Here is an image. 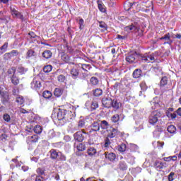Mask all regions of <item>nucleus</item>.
Segmentation results:
<instances>
[{
	"instance_id": "f257e3e1",
	"label": "nucleus",
	"mask_w": 181,
	"mask_h": 181,
	"mask_svg": "<svg viewBox=\"0 0 181 181\" xmlns=\"http://www.w3.org/2000/svg\"><path fill=\"white\" fill-rule=\"evenodd\" d=\"M124 8L125 11H133V12H139L141 11V4L139 2L127 1L124 4Z\"/></svg>"
},
{
	"instance_id": "f03ea898",
	"label": "nucleus",
	"mask_w": 181,
	"mask_h": 181,
	"mask_svg": "<svg viewBox=\"0 0 181 181\" xmlns=\"http://www.w3.org/2000/svg\"><path fill=\"white\" fill-rule=\"evenodd\" d=\"M132 22H134V23H132L130 25L126 26L124 28V30L128 33L139 32V25H138V22H139V18H138V17H134L132 19Z\"/></svg>"
},
{
	"instance_id": "7ed1b4c3",
	"label": "nucleus",
	"mask_w": 181,
	"mask_h": 181,
	"mask_svg": "<svg viewBox=\"0 0 181 181\" xmlns=\"http://www.w3.org/2000/svg\"><path fill=\"white\" fill-rule=\"evenodd\" d=\"M168 77L164 76L161 78L160 82V90L161 93H166V91H169L170 88H172V86L170 84H168Z\"/></svg>"
},
{
	"instance_id": "20e7f679",
	"label": "nucleus",
	"mask_w": 181,
	"mask_h": 181,
	"mask_svg": "<svg viewBox=\"0 0 181 181\" xmlns=\"http://www.w3.org/2000/svg\"><path fill=\"white\" fill-rule=\"evenodd\" d=\"M162 117V113L158 110L152 112L148 117V122L151 125H155L158 122V119Z\"/></svg>"
},
{
	"instance_id": "39448f33",
	"label": "nucleus",
	"mask_w": 181,
	"mask_h": 181,
	"mask_svg": "<svg viewBox=\"0 0 181 181\" xmlns=\"http://www.w3.org/2000/svg\"><path fill=\"white\" fill-rule=\"evenodd\" d=\"M57 119L63 122H69V112L66 110L59 109L57 112Z\"/></svg>"
},
{
	"instance_id": "423d86ee",
	"label": "nucleus",
	"mask_w": 181,
	"mask_h": 181,
	"mask_svg": "<svg viewBox=\"0 0 181 181\" xmlns=\"http://www.w3.org/2000/svg\"><path fill=\"white\" fill-rule=\"evenodd\" d=\"M18 8L15 6H10V11L11 13V15L13 18H18V19H21V21H23V15L21 13V12L18 11Z\"/></svg>"
},
{
	"instance_id": "0eeeda50",
	"label": "nucleus",
	"mask_w": 181,
	"mask_h": 181,
	"mask_svg": "<svg viewBox=\"0 0 181 181\" xmlns=\"http://www.w3.org/2000/svg\"><path fill=\"white\" fill-rule=\"evenodd\" d=\"M138 54L136 52H130L126 56V61L128 62V63H135Z\"/></svg>"
},
{
	"instance_id": "6e6552de",
	"label": "nucleus",
	"mask_w": 181,
	"mask_h": 181,
	"mask_svg": "<svg viewBox=\"0 0 181 181\" xmlns=\"http://www.w3.org/2000/svg\"><path fill=\"white\" fill-rule=\"evenodd\" d=\"M141 60L144 62H149L153 63V62H155V56L153 55V54H145L144 55L141 56Z\"/></svg>"
},
{
	"instance_id": "1a4fd4ad",
	"label": "nucleus",
	"mask_w": 181,
	"mask_h": 181,
	"mask_svg": "<svg viewBox=\"0 0 181 181\" xmlns=\"http://www.w3.org/2000/svg\"><path fill=\"white\" fill-rule=\"evenodd\" d=\"M84 135H86V132H77L74 134V137L75 141H78V142H83V141H84Z\"/></svg>"
},
{
	"instance_id": "9d476101",
	"label": "nucleus",
	"mask_w": 181,
	"mask_h": 181,
	"mask_svg": "<svg viewBox=\"0 0 181 181\" xmlns=\"http://www.w3.org/2000/svg\"><path fill=\"white\" fill-rule=\"evenodd\" d=\"M102 104L105 108H111L112 104V99L111 98H103L102 99Z\"/></svg>"
},
{
	"instance_id": "9b49d317",
	"label": "nucleus",
	"mask_w": 181,
	"mask_h": 181,
	"mask_svg": "<svg viewBox=\"0 0 181 181\" xmlns=\"http://www.w3.org/2000/svg\"><path fill=\"white\" fill-rule=\"evenodd\" d=\"M42 87V83L40 81L34 78L33 81L31 82V88L33 90H37V88H40Z\"/></svg>"
},
{
	"instance_id": "f8f14e48",
	"label": "nucleus",
	"mask_w": 181,
	"mask_h": 181,
	"mask_svg": "<svg viewBox=\"0 0 181 181\" xmlns=\"http://www.w3.org/2000/svg\"><path fill=\"white\" fill-rule=\"evenodd\" d=\"M117 135H119V132L118 131V129L114 127H111L110 129V133L108 134L107 136L109 138H115Z\"/></svg>"
},
{
	"instance_id": "ddd939ff",
	"label": "nucleus",
	"mask_w": 181,
	"mask_h": 181,
	"mask_svg": "<svg viewBox=\"0 0 181 181\" xmlns=\"http://www.w3.org/2000/svg\"><path fill=\"white\" fill-rule=\"evenodd\" d=\"M0 98L3 103H8L9 101V95L6 92L0 90Z\"/></svg>"
},
{
	"instance_id": "4468645a",
	"label": "nucleus",
	"mask_w": 181,
	"mask_h": 181,
	"mask_svg": "<svg viewBox=\"0 0 181 181\" xmlns=\"http://www.w3.org/2000/svg\"><path fill=\"white\" fill-rule=\"evenodd\" d=\"M100 121L94 122L90 125V129L91 131H93L94 132H97L98 131H100Z\"/></svg>"
},
{
	"instance_id": "2eb2a0df",
	"label": "nucleus",
	"mask_w": 181,
	"mask_h": 181,
	"mask_svg": "<svg viewBox=\"0 0 181 181\" xmlns=\"http://www.w3.org/2000/svg\"><path fill=\"white\" fill-rule=\"evenodd\" d=\"M118 169L119 170H127L128 169V165H127V163L125 161H120L117 165Z\"/></svg>"
},
{
	"instance_id": "dca6fc26",
	"label": "nucleus",
	"mask_w": 181,
	"mask_h": 181,
	"mask_svg": "<svg viewBox=\"0 0 181 181\" xmlns=\"http://www.w3.org/2000/svg\"><path fill=\"white\" fill-rule=\"evenodd\" d=\"M49 153L51 159H57V157L60 156L59 152H57V151H56L55 149L50 150Z\"/></svg>"
},
{
	"instance_id": "f3484780",
	"label": "nucleus",
	"mask_w": 181,
	"mask_h": 181,
	"mask_svg": "<svg viewBox=\"0 0 181 181\" xmlns=\"http://www.w3.org/2000/svg\"><path fill=\"white\" fill-rule=\"evenodd\" d=\"M141 76H142V70L137 69L134 71L133 72L134 78H139Z\"/></svg>"
},
{
	"instance_id": "a211bd4d",
	"label": "nucleus",
	"mask_w": 181,
	"mask_h": 181,
	"mask_svg": "<svg viewBox=\"0 0 181 181\" xmlns=\"http://www.w3.org/2000/svg\"><path fill=\"white\" fill-rule=\"evenodd\" d=\"M111 107H112V108H115V110H118V108L121 107V103L118 102V100L115 99L113 100H112Z\"/></svg>"
},
{
	"instance_id": "6ab92c4d",
	"label": "nucleus",
	"mask_w": 181,
	"mask_h": 181,
	"mask_svg": "<svg viewBox=\"0 0 181 181\" xmlns=\"http://www.w3.org/2000/svg\"><path fill=\"white\" fill-rule=\"evenodd\" d=\"M11 81L13 86H18L19 83V78L16 75H13L11 78Z\"/></svg>"
},
{
	"instance_id": "aec40b11",
	"label": "nucleus",
	"mask_w": 181,
	"mask_h": 181,
	"mask_svg": "<svg viewBox=\"0 0 181 181\" xmlns=\"http://www.w3.org/2000/svg\"><path fill=\"white\" fill-rule=\"evenodd\" d=\"M7 73H8V76L9 78H11L13 76H16V68L11 67V69H9L8 70Z\"/></svg>"
},
{
	"instance_id": "412c9836",
	"label": "nucleus",
	"mask_w": 181,
	"mask_h": 181,
	"mask_svg": "<svg viewBox=\"0 0 181 181\" xmlns=\"http://www.w3.org/2000/svg\"><path fill=\"white\" fill-rule=\"evenodd\" d=\"M39 140V136L36 134L28 137V142L36 143Z\"/></svg>"
},
{
	"instance_id": "4be33fe9",
	"label": "nucleus",
	"mask_w": 181,
	"mask_h": 181,
	"mask_svg": "<svg viewBox=\"0 0 181 181\" xmlns=\"http://www.w3.org/2000/svg\"><path fill=\"white\" fill-rule=\"evenodd\" d=\"M87 153L89 155V156H94V155L97 153V149H95L94 147H90L87 150Z\"/></svg>"
},
{
	"instance_id": "5701e85b",
	"label": "nucleus",
	"mask_w": 181,
	"mask_h": 181,
	"mask_svg": "<svg viewBox=\"0 0 181 181\" xmlns=\"http://www.w3.org/2000/svg\"><path fill=\"white\" fill-rule=\"evenodd\" d=\"M105 156L107 159H108L111 162H112V160H115V158L117 157V156L114 153H107Z\"/></svg>"
},
{
	"instance_id": "b1692460",
	"label": "nucleus",
	"mask_w": 181,
	"mask_h": 181,
	"mask_svg": "<svg viewBox=\"0 0 181 181\" xmlns=\"http://www.w3.org/2000/svg\"><path fill=\"white\" fill-rule=\"evenodd\" d=\"M42 57L45 59H50L52 57V51L51 50H45L42 53Z\"/></svg>"
},
{
	"instance_id": "393cba45",
	"label": "nucleus",
	"mask_w": 181,
	"mask_h": 181,
	"mask_svg": "<svg viewBox=\"0 0 181 181\" xmlns=\"http://www.w3.org/2000/svg\"><path fill=\"white\" fill-rule=\"evenodd\" d=\"M100 127L102 129H107V128H108V122H107V120L100 121Z\"/></svg>"
},
{
	"instance_id": "a878e982",
	"label": "nucleus",
	"mask_w": 181,
	"mask_h": 181,
	"mask_svg": "<svg viewBox=\"0 0 181 181\" xmlns=\"http://www.w3.org/2000/svg\"><path fill=\"white\" fill-rule=\"evenodd\" d=\"M62 94H63V90L57 88H55L54 91V95H55V97H60V95H62Z\"/></svg>"
},
{
	"instance_id": "bb28decb",
	"label": "nucleus",
	"mask_w": 181,
	"mask_h": 181,
	"mask_svg": "<svg viewBox=\"0 0 181 181\" xmlns=\"http://www.w3.org/2000/svg\"><path fill=\"white\" fill-rule=\"evenodd\" d=\"M18 73H20V74H25L26 71H28V69L23 67V66H18L17 69Z\"/></svg>"
},
{
	"instance_id": "cd10ccee",
	"label": "nucleus",
	"mask_w": 181,
	"mask_h": 181,
	"mask_svg": "<svg viewBox=\"0 0 181 181\" xmlns=\"http://www.w3.org/2000/svg\"><path fill=\"white\" fill-rule=\"evenodd\" d=\"M177 160V157L176 156L163 158V160H165V162H170V160Z\"/></svg>"
},
{
	"instance_id": "c85d7f7f",
	"label": "nucleus",
	"mask_w": 181,
	"mask_h": 181,
	"mask_svg": "<svg viewBox=\"0 0 181 181\" xmlns=\"http://www.w3.org/2000/svg\"><path fill=\"white\" fill-rule=\"evenodd\" d=\"M168 132H169L170 134H175V132H176V127H175L174 125H170L168 128H167Z\"/></svg>"
},
{
	"instance_id": "c756f323",
	"label": "nucleus",
	"mask_w": 181,
	"mask_h": 181,
	"mask_svg": "<svg viewBox=\"0 0 181 181\" xmlns=\"http://www.w3.org/2000/svg\"><path fill=\"white\" fill-rule=\"evenodd\" d=\"M98 9L100 11V12H105V7H104V5L100 1V0L97 1Z\"/></svg>"
},
{
	"instance_id": "7c9ffc66",
	"label": "nucleus",
	"mask_w": 181,
	"mask_h": 181,
	"mask_svg": "<svg viewBox=\"0 0 181 181\" xmlns=\"http://www.w3.org/2000/svg\"><path fill=\"white\" fill-rule=\"evenodd\" d=\"M16 101L18 103V105H22V104L25 103V99L23 98V96H18Z\"/></svg>"
},
{
	"instance_id": "2f4dec72",
	"label": "nucleus",
	"mask_w": 181,
	"mask_h": 181,
	"mask_svg": "<svg viewBox=\"0 0 181 181\" xmlns=\"http://www.w3.org/2000/svg\"><path fill=\"white\" fill-rule=\"evenodd\" d=\"M154 168H156V169H163V163L162 162L156 161L154 163Z\"/></svg>"
},
{
	"instance_id": "473e14b6",
	"label": "nucleus",
	"mask_w": 181,
	"mask_h": 181,
	"mask_svg": "<svg viewBox=\"0 0 181 181\" xmlns=\"http://www.w3.org/2000/svg\"><path fill=\"white\" fill-rule=\"evenodd\" d=\"M52 69H53V66H52V65H46L43 68V71L45 73H50V71H52Z\"/></svg>"
},
{
	"instance_id": "72a5a7b5",
	"label": "nucleus",
	"mask_w": 181,
	"mask_h": 181,
	"mask_svg": "<svg viewBox=\"0 0 181 181\" xmlns=\"http://www.w3.org/2000/svg\"><path fill=\"white\" fill-rule=\"evenodd\" d=\"M76 148L79 152H83V151H86V146L80 143L76 146Z\"/></svg>"
},
{
	"instance_id": "f704fd0d",
	"label": "nucleus",
	"mask_w": 181,
	"mask_h": 181,
	"mask_svg": "<svg viewBox=\"0 0 181 181\" xmlns=\"http://www.w3.org/2000/svg\"><path fill=\"white\" fill-rule=\"evenodd\" d=\"M42 131H43V129L40 125H37L34 127V132L35 134H42Z\"/></svg>"
},
{
	"instance_id": "c9c22d12",
	"label": "nucleus",
	"mask_w": 181,
	"mask_h": 181,
	"mask_svg": "<svg viewBox=\"0 0 181 181\" xmlns=\"http://www.w3.org/2000/svg\"><path fill=\"white\" fill-rule=\"evenodd\" d=\"M93 94L95 97H100V95H103V90L97 88L94 90Z\"/></svg>"
},
{
	"instance_id": "e433bc0d",
	"label": "nucleus",
	"mask_w": 181,
	"mask_h": 181,
	"mask_svg": "<svg viewBox=\"0 0 181 181\" xmlns=\"http://www.w3.org/2000/svg\"><path fill=\"white\" fill-rule=\"evenodd\" d=\"M42 96L44 97V98H50V97H52V92L49 90H45L43 92Z\"/></svg>"
},
{
	"instance_id": "4c0bfd02",
	"label": "nucleus",
	"mask_w": 181,
	"mask_h": 181,
	"mask_svg": "<svg viewBox=\"0 0 181 181\" xmlns=\"http://www.w3.org/2000/svg\"><path fill=\"white\" fill-rule=\"evenodd\" d=\"M6 49H8V42L4 43V45L0 47L1 54L5 53Z\"/></svg>"
},
{
	"instance_id": "58836bf2",
	"label": "nucleus",
	"mask_w": 181,
	"mask_h": 181,
	"mask_svg": "<svg viewBox=\"0 0 181 181\" xmlns=\"http://www.w3.org/2000/svg\"><path fill=\"white\" fill-rule=\"evenodd\" d=\"M99 26L104 29V30H107L108 29V25L104 21H99Z\"/></svg>"
},
{
	"instance_id": "ea45409f",
	"label": "nucleus",
	"mask_w": 181,
	"mask_h": 181,
	"mask_svg": "<svg viewBox=\"0 0 181 181\" xmlns=\"http://www.w3.org/2000/svg\"><path fill=\"white\" fill-rule=\"evenodd\" d=\"M80 72L76 69H72L71 70V74L73 77H77V76H78Z\"/></svg>"
},
{
	"instance_id": "a19ab883",
	"label": "nucleus",
	"mask_w": 181,
	"mask_h": 181,
	"mask_svg": "<svg viewBox=\"0 0 181 181\" xmlns=\"http://www.w3.org/2000/svg\"><path fill=\"white\" fill-rule=\"evenodd\" d=\"M33 56H35V51L33 49H29L27 52L26 59H30V57H33Z\"/></svg>"
},
{
	"instance_id": "79ce46f5",
	"label": "nucleus",
	"mask_w": 181,
	"mask_h": 181,
	"mask_svg": "<svg viewBox=\"0 0 181 181\" xmlns=\"http://www.w3.org/2000/svg\"><path fill=\"white\" fill-rule=\"evenodd\" d=\"M90 83L92 86H97L98 84V78L97 77H92L90 78Z\"/></svg>"
},
{
	"instance_id": "37998d69",
	"label": "nucleus",
	"mask_w": 181,
	"mask_h": 181,
	"mask_svg": "<svg viewBox=\"0 0 181 181\" xmlns=\"http://www.w3.org/2000/svg\"><path fill=\"white\" fill-rule=\"evenodd\" d=\"M112 122H118V121H119V115L117 114V115H115L112 117V119H111Z\"/></svg>"
},
{
	"instance_id": "c03bdc74",
	"label": "nucleus",
	"mask_w": 181,
	"mask_h": 181,
	"mask_svg": "<svg viewBox=\"0 0 181 181\" xmlns=\"http://www.w3.org/2000/svg\"><path fill=\"white\" fill-rule=\"evenodd\" d=\"M57 78L59 83H64L66 81V76L64 75H59Z\"/></svg>"
},
{
	"instance_id": "a18cd8bd",
	"label": "nucleus",
	"mask_w": 181,
	"mask_h": 181,
	"mask_svg": "<svg viewBox=\"0 0 181 181\" xmlns=\"http://www.w3.org/2000/svg\"><path fill=\"white\" fill-rule=\"evenodd\" d=\"M160 40H165V41L170 40V34L169 33L165 34L163 37L160 38Z\"/></svg>"
},
{
	"instance_id": "49530a36",
	"label": "nucleus",
	"mask_w": 181,
	"mask_h": 181,
	"mask_svg": "<svg viewBox=\"0 0 181 181\" xmlns=\"http://www.w3.org/2000/svg\"><path fill=\"white\" fill-rule=\"evenodd\" d=\"M126 149H127V145L122 144L119 146L118 151L119 152H125Z\"/></svg>"
},
{
	"instance_id": "de8ad7c7",
	"label": "nucleus",
	"mask_w": 181,
	"mask_h": 181,
	"mask_svg": "<svg viewBox=\"0 0 181 181\" xmlns=\"http://www.w3.org/2000/svg\"><path fill=\"white\" fill-rule=\"evenodd\" d=\"M91 108H93V110L98 108V102L93 100L91 103Z\"/></svg>"
},
{
	"instance_id": "09e8293b",
	"label": "nucleus",
	"mask_w": 181,
	"mask_h": 181,
	"mask_svg": "<svg viewBox=\"0 0 181 181\" xmlns=\"http://www.w3.org/2000/svg\"><path fill=\"white\" fill-rule=\"evenodd\" d=\"M62 59L64 62H65V63H69V62H70V57H69V55L64 54L62 57Z\"/></svg>"
},
{
	"instance_id": "8fccbe9b",
	"label": "nucleus",
	"mask_w": 181,
	"mask_h": 181,
	"mask_svg": "<svg viewBox=\"0 0 181 181\" xmlns=\"http://www.w3.org/2000/svg\"><path fill=\"white\" fill-rule=\"evenodd\" d=\"M140 87H141L142 91H145L146 90V88H148V86H146V83H145V81H142L140 83Z\"/></svg>"
},
{
	"instance_id": "3c124183",
	"label": "nucleus",
	"mask_w": 181,
	"mask_h": 181,
	"mask_svg": "<svg viewBox=\"0 0 181 181\" xmlns=\"http://www.w3.org/2000/svg\"><path fill=\"white\" fill-rule=\"evenodd\" d=\"M10 53V57H15L19 54V52L17 50H12Z\"/></svg>"
},
{
	"instance_id": "603ef678",
	"label": "nucleus",
	"mask_w": 181,
	"mask_h": 181,
	"mask_svg": "<svg viewBox=\"0 0 181 181\" xmlns=\"http://www.w3.org/2000/svg\"><path fill=\"white\" fill-rule=\"evenodd\" d=\"M37 173L40 176H42V175H45V168H37Z\"/></svg>"
},
{
	"instance_id": "864d4df0",
	"label": "nucleus",
	"mask_w": 181,
	"mask_h": 181,
	"mask_svg": "<svg viewBox=\"0 0 181 181\" xmlns=\"http://www.w3.org/2000/svg\"><path fill=\"white\" fill-rule=\"evenodd\" d=\"M3 118L6 122H9V121H11V116L6 113L4 115Z\"/></svg>"
},
{
	"instance_id": "5fc2aeb1",
	"label": "nucleus",
	"mask_w": 181,
	"mask_h": 181,
	"mask_svg": "<svg viewBox=\"0 0 181 181\" xmlns=\"http://www.w3.org/2000/svg\"><path fill=\"white\" fill-rule=\"evenodd\" d=\"M7 138H8V136L6 134H2L0 136V141H2L3 142H5V141H6Z\"/></svg>"
},
{
	"instance_id": "6e6d98bb",
	"label": "nucleus",
	"mask_w": 181,
	"mask_h": 181,
	"mask_svg": "<svg viewBox=\"0 0 181 181\" xmlns=\"http://www.w3.org/2000/svg\"><path fill=\"white\" fill-rule=\"evenodd\" d=\"M146 4L144 5V6H146V8H149L152 6L153 5V1L152 0H148V2L145 3Z\"/></svg>"
},
{
	"instance_id": "4d7b16f0",
	"label": "nucleus",
	"mask_w": 181,
	"mask_h": 181,
	"mask_svg": "<svg viewBox=\"0 0 181 181\" xmlns=\"http://www.w3.org/2000/svg\"><path fill=\"white\" fill-rule=\"evenodd\" d=\"M86 124V122H84V120L81 119L79 120L78 123V127L79 128H83V127H84V124Z\"/></svg>"
},
{
	"instance_id": "13d9d810",
	"label": "nucleus",
	"mask_w": 181,
	"mask_h": 181,
	"mask_svg": "<svg viewBox=\"0 0 181 181\" xmlns=\"http://www.w3.org/2000/svg\"><path fill=\"white\" fill-rule=\"evenodd\" d=\"M82 69H83V70H85V71H87V70H90V65L83 64H82Z\"/></svg>"
},
{
	"instance_id": "bf43d9fd",
	"label": "nucleus",
	"mask_w": 181,
	"mask_h": 181,
	"mask_svg": "<svg viewBox=\"0 0 181 181\" xmlns=\"http://www.w3.org/2000/svg\"><path fill=\"white\" fill-rule=\"evenodd\" d=\"M4 60H9V59H11V54L9 52L4 54Z\"/></svg>"
},
{
	"instance_id": "052dcab7",
	"label": "nucleus",
	"mask_w": 181,
	"mask_h": 181,
	"mask_svg": "<svg viewBox=\"0 0 181 181\" xmlns=\"http://www.w3.org/2000/svg\"><path fill=\"white\" fill-rule=\"evenodd\" d=\"M28 35L31 39H36V37H37V35H36V34H35L33 32H30Z\"/></svg>"
},
{
	"instance_id": "680f3d73",
	"label": "nucleus",
	"mask_w": 181,
	"mask_h": 181,
	"mask_svg": "<svg viewBox=\"0 0 181 181\" xmlns=\"http://www.w3.org/2000/svg\"><path fill=\"white\" fill-rule=\"evenodd\" d=\"M173 176H175V173L171 172L168 175V181H173Z\"/></svg>"
},
{
	"instance_id": "e2e57ef3",
	"label": "nucleus",
	"mask_w": 181,
	"mask_h": 181,
	"mask_svg": "<svg viewBox=\"0 0 181 181\" xmlns=\"http://www.w3.org/2000/svg\"><path fill=\"white\" fill-rule=\"evenodd\" d=\"M110 144H111V141H110V139L107 138L105 140V146L107 148V146H108Z\"/></svg>"
},
{
	"instance_id": "0e129e2a",
	"label": "nucleus",
	"mask_w": 181,
	"mask_h": 181,
	"mask_svg": "<svg viewBox=\"0 0 181 181\" xmlns=\"http://www.w3.org/2000/svg\"><path fill=\"white\" fill-rule=\"evenodd\" d=\"M35 181H45V179L43 178V177L37 175L35 178Z\"/></svg>"
},
{
	"instance_id": "69168bd1",
	"label": "nucleus",
	"mask_w": 181,
	"mask_h": 181,
	"mask_svg": "<svg viewBox=\"0 0 181 181\" xmlns=\"http://www.w3.org/2000/svg\"><path fill=\"white\" fill-rule=\"evenodd\" d=\"M78 24L80 25V29L84 25V20L83 18L79 19Z\"/></svg>"
},
{
	"instance_id": "338daca9",
	"label": "nucleus",
	"mask_w": 181,
	"mask_h": 181,
	"mask_svg": "<svg viewBox=\"0 0 181 181\" xmlns=\"http://www.w3.org/2000/svg\"><path fill=\"white\" fill-rule=\"evenodd\" d=\"M156 131L157 132H163V129H162V127H159V126H157L156 127Z\"/></svg>"
},
{
	"instance_id": "774afa93",
	"label": "nucleus",
	"mask_w": 181,
	"mask_h": 181,
	"mask_svg": "<svg viewBox=\"0 0 181 181\" xmlns=\"http://www.w3.org/2000/svg\"><path fill=\"white\" fill-rule=\"evenodd\" d=\"M176 114L177 115H179L180 117H181V107L178 108L177 110H176Z\"/></svg>"
}]
</instances>
